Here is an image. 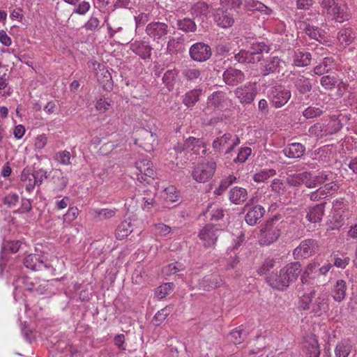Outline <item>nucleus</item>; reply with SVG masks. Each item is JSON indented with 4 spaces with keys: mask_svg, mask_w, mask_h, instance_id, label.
<instances>
[{
    "mask_svg": "<svg viewBox=\"0 0 357 357\" xmlns=\"http://www.w3.org/2000/svg\"><path fill=\"white\" fill-rule=\"evenodd\" d=\"M328 302L326 289L324 287L317 286L301 298L300 307L303 310H311L316 315L320 316L328 311Z\"/></svg>",
    "mask_w": 357,
    "mask_h": 357,
    "instance_id": "obj_1",
    "label": "nucleus"
},
{
    "mask_svg": "<svg viewBox=\"0 0 357 357\" xmlns=\"http://www.w3.org/2000/svg\"><path fill=\"white\" fill-rule=\"evenodd\" d=\"M301 264L292 262L287 264L280 271V275H271L266 278L267 282L273 288L283 290L294 282L301 273Z\"/></svg>",
    "mask_w": 357,
    "mask_h": 357,
    "instance_id": "obj_2",
    "label": "nucleus"
},
{
    "mask_svg": "<svg viewBox=\"0 0 357 357\" xmlns=\"http://www.w3.org/2000/svg\"><path fill=\"white\" fill-rule=\"evenodd\" d=\"M20 274V271L15 267L9 269L8 273L4 272V274L1 275V277L7 279L8 281H10L11 278H13V285L15 287L13 295L15 300H17L18 291L25 289L32 292L34 290V286L38 283V279H32L26 276H22Z\"/></svg>",
    "mask_w": 357,
    "mask_h": 357,
    "instance_id": "obj_3",
    "label": "nucleus"
},
{
    "mask_svg": "<svg viewBox=\"0 0 357 357\" xmlns=\"http://www.w3.org/2000/svg\"><path fill=\"white\" fill-rule=\"evenodd\" d=\"M24 245L25 244L20 240L8 241L3 243L0 257V275H3L4 272L8 273L9 269L15 268L9 254L16 253L20 249H23Z\"/></svg>",
    "mask_w": 357,
    "mask_h": 357,
    "instance_id": "obj_4",
    "label": "nucleus"
},
{
    "mask_svg": "<svg viewBox=\"0 0 357 357\" xmlns=\"http://www.w3.org/2000/svg\"><path fill=\"white\" fill-rule=\"evenodd\" d=\"M323 13L328 18L337 22L342 23L349 20L350 13L346 5L337 6L335 0H323L321 3Z\"/></svg>",
    "mask_w": 357,
    "mask_h": 357,
    "instance_id": "obj_5",
    "label": "nucleus"
},
{
    "mask_svg": "<svg viewBox=\"0 0 357 357\" xmlns=\"http://www.w3.org/2000/svg\"><path fill=\"white\" fill-rule=\"evenodd\" d=\"M248 50H241L235 55L236 60L239 63H255L261 60V54L268 51V47L263 42L253 40L250 42Z\"/></svg>",
    "mask_w": 357,
    "mask_h": 357,
    "instance_id": "obj_6",
    "label": "nucleus"
},
{
    "mask_svg": "<svg viewBox=\"0 0 357 357\" xmlns=\"http://www.w3.org/2000/svg\"><path fill=\"white\" fill-rule=\"evenodd\" d=\"M145 32L153 42L159 44L167 38L168 34L171 33V29L165 22L153 21L146 25Z\"/></svg>",
    "mask_w": 357,
    "mask_h": 357,
    "instance_id": "obj_7",
    "label": "nucleus"
},
{
    "mask_svg": "<svg viewBox=\"0 0 357 357\" xmlns=\"http://www.w3.org/2000/svg\"><path fill=\"white\" fill-rule=\"evenodd\" d=\"M216 170L213 160L199 163L192 171V178L198 183H205L213 177Z\"/></svg>",
    "mask_w": 357,
    "mask_h": 357,
    "instance_id": "obj_8",
    "label": "nucleus"
},
{
    "mask_svg": "<svg viewBox=\"0 0 357 357\" xmlns=\"http://www.w3.org/2000/svg\"><path fill=\"white\" fill-rule=\"evenodd\" d=\"M240 139L236 135L225 133L217 137L213 142L212 146L215 151H225V154L232 151L234 148L238 145Z\"/></svg>",
    "mask_w": 357,
    "mask_h": 357,
    "instance_id": "obj_9",
    "label": "nucleus"
},
{
    "mask_svg": "<svg viewBox=\"0 0 357 357\" xmlns=\"http://www.w3.org/2000/svg\"><path fill=\"white\" fill-rule=\"evenodd\" d=\"M291 96V91L282 86H275L269 91L268 98L271 104L275 108L284 106Z\"/></svg>",
    "mask_w": 357,
    "mask_h": 357,
    "instance_id": "obj_10",
    "label": "nucleus"
},
{
    "mask_svg": "<svg viewBox=\"0 0 357 357\" xmlns=\"http://www.w3.org/2000/svg\"><path fill=\"white\" fill-rule=\"evenodd\" d=\"M235 97L243 105H249L253 102L257 94L256 83L248 82L234 90Z\"/></svg>",
    "mask_w": 357,
    "mask_h": 357,
    "instance_id": "obj_11",
    "label": "nucleus"
},
{
    "mask_svg": "<svg viewBox=\"0 0 357 357\" xmlns=\"http://www.w3.org/2000/svg\"><path fill=\"white\" fill-rule=\"evenodd\" d=\"M136 169L138 170L137 179L142 183H149L153 178L155 171L153 169L152 162L148 159H143L135 162Z\"/></svg>",
    "mask_w": 357,
    "mask_h": 357,
    "instance_id": "obj_12",
    "label": "nucleus"
},
{
    "mask_svg": "<svg viewBox=\"0 0 357 357\" xmlns=\"http://www.w3.org/2000/svg\"><path fill=\"white\" fill-rule=\"evenodd\" d=\"M139 138L135 139V143L147 152L153 151L158 145L157 135L146 130L141 129L139 132Z\"/></svg>",
    "mask_w": 357,
    "mask_h": 357,
    "instance_id": "obj_13",
    "label": "nucleus"
},
{
    "mask_svg": "<svg viewBox=\"0 0 357 357\" xmlns=\"http://www.w3.org/2000/svg\"><path fill=\"white\" fill-rule=\"evenodd\" d=\"M220 230L213 225H206L199 232V238L205 248L213 246L219 235Z\"/></svg>",
    "mask_w": 357,
    "mask_h": 357,
    "instance_id": "obj_14",
    "label": "nucleus"
},
{
    "mask_svg": "<svg viewBox=\"0 0 357 357\" xmlns=\"http://www.w3.org/2000/svg\"><path fill=\"white\" fill-rule=\"evenodd\" d=\"M317 248V243L314 239H305L301 242L294 252L293 255L295 259H305L310 257Z\"/></svg>",
    "mask_w": 357,
    "mask_h": 357,
    "instance_id": "obj_15",
    "label": "nucleus"
},
{
    "mask_svg": "<svg viewBox=\"0 0 357 357\" xmlns=\"http://www.w3.org/2000/svg\"><path fill=\"white\" fill-rule=\"evenodd\" d=\"M190 57L196 61H205L211 56V47L204 43L193 44L189 50Z\"/></svg>",
    "mask_w": 357,
    "mask_h": 357,
    "instance_id": "obj_16",
    "label": "nucleus"
},
{
    "mask_svg": "<svg viewBox=\"0 0 357 357\" xmlns=\"http://www.w3.org/2000/svg\"><path fill=\"white\" fill-rule=\"evenodd\" d=\"M320 350L317 339L315 335H310L307 336L302 347V355L303 357H319Z\"/></svg>",
    "mask_w": 357,
    "mask_h": 357,
    "instance_id": "obj_17",
    "label": "nucleus"
},
{
    "mask_svg": "<svg viewBox=\"0 0 357 357\" xmlns=\"http://www.w3.org/2000/svg\"><path fill=\"white\" fill-rule=\"evenodd\" d=\"M183 151L192 152L195 155H205L206 153V144L201 139L190 137L185 141Z\"/></svg>",
    "mask_w": 357,
    "mask_h": 357,
    "instance_id": "obj_18",
    "label": "nucleus"
},
{
    "mask_svg": "<svg viewBox=\"0 0 357 357\" xmlns=\"http://www.w3.org/2000/svg\"><path fill=\"white\" fill-rule=\"evenodd\" d=\"M214 20L217 25L223 29L231 27L234 23L233 14L228 10L218 8L214 14Z\"/></svg>",
    "mask_w": 357,
    "mask_h": 357,
    "instance_id": "obj_19",
    "label": "nucleus"
},
{
    "mask_svg": "<svg viewBox=\"0 0 357 357\" xmlns=\"http://www.w3.org/2000/svg\"><path fill=\"white\" fill-rule=\"evenodd\" d=\"M261 234L259 243L261 245H268L275 242L280 236V231L277 227L266 225L261 229Z\"/></svg>",
    "mask_w": 357,
    "mask_h": 357,
    "instance_id": "obj_20",
    "label": "nucleus"
},
{
    "mask_svg": "<svg viewBox=\"0 0 357 357\" xmlns=\"http://www.w3.org/2000/svg\"><path fill=\"white\" fill-rule=\"evenodd\" d=\"M356 36V32L352 28L344 27L337 32V44L340 47L346 48L354 41Z\"/></svg>",
    "mask_w": 357,
    "mask_h": 357,
    "instance_id": "obj_21",
    "label": "nucleus"
},
{
    "mask_svg": "<svg viewBox=\"0 0 357 357\" xmlns=\"http://www.w3.org/2000/svg\"><path fill=\"white\" fill-rule=\"evenodd\" d=\"M130 50L142 59L149 58L152 47L148 41L136 40L131 43Z\"/></svg>",
    "mask_w": 357,
    "mask_h": 357,
    "instance_id": "obj_22",
    "label": "nucleus"
},
{
    "mask_svg": "<svg viewBox=\"0 0 357 357\" xmlns=\"http://www.w3.org/2000/svg\"><path fill=\"white\" fill-rule=\"evenodd\" d=\"M265 213V209L260 205L250 208L245 216V222L251 226L257 225Z\"/></svg>",
    "mask_w": 357,
    "mask_h": 357,
    "instance_id": "obj_23",
    "label": "nucleus"
},
{
    "mask_svg": "<svg viewBox=\"0 0 357 357\" xmlns=\"http://www.w3.org/2000/svg\"><path fill=\"white\" fill-rule=\"evenodd\" d=\"M223 79L227 84L236 85L244 80L245 75L240 70L229 68L224 72Z\"/></svg>",
    "mask_w": 357,
    "mask_h": 357,
    "instance_id": "obj_24",
    "label": "nucleus"
},
{
    "mask_svg": "<svg viewBox=\"0 0 357 357\" xmlns=\"http://www.w3.org/2000/svg\"><path fill=\"white\" fill-rule=\"evenodd\" d=\"M191 15L201 21L206 20L211 13L208 4L204 1H198L192 6Z\"/></svg>",
    "mask_w": 357,
    "mask_h": 357,
    "instance_id": "obj_25",
    "label": "nucleus"
},
{
    "mask_svg": "<svg viewBox=\"0 0 357 357\" xmlns=\"http://www.w3.org/2000/svg\"><path fill=\"white\" fill-rule=\"evenodd\" d=\"M347 285L344 280H337L333 285L331 291V296L336 302H342L346 297Z\"/></svg>",
    "mask_w": 357,
    "mask_h": 357,
    "instance_id": "obj_26",
    "label": "nucleus"
},
{
    "mask_svg": "<svg viewBox=\"0 0 357 357\" xmlns=\"http://www.w3.org/2000/svg\"><path fill=\"white\" fill-rule=\"evenodd\" d=\"M24 264L32 271H40L48 267L40 256L34 254L27 255L24 259Z\"/></svg>",
    "mask_w": 357,
    "mask_h": 357,
    "instance_id": "obj_27",
    "label": "nucleus"
},
{
    "mask_svg": "<svg viewBox=\"0 0 357 357\" xmlns=\"http://www.w3.org/2000/svg\"><path fill=\"white\" fill-rule=\"evenodd\" d=\"M320 266V263L318 260H313L307 264L302 276V282L310 283L311 280H315L318 278V267Z\"/></svg>",
    "mask_w": 357,
    "mask_h": 357,
    "instance_id": "obj_28",
    "label": "nucleus"
},
{
    "mask_svg": "<svg viewBox=\"0 0 357 357\" xmlns=\"http://www.w3.org/2000/svg\"><path fill=\"white\" fill-rule=\"evenodd\" d=\"M284 62L278 56H273L267 59L263 69L264 75L279 72L281 65Z\"/></svg>",
    "mask_w": 357,
    "mask_h": 357,
    "instance_id": "obj_29",
    "label": "nucleus"
},
{
    "mask_svg": "<svg viewBox=\"0 0 357 357\" xmlns=\"http://www.w3.org/2000/svg\"><path fill=\"white\" fill-rule=\"evenodd\" d=\"M248 198L247 190L243 188L234 187L230 190L229 200L235 204H241Z\"/></svg>",
    "mask_w": 357,
    "mask_h": 357,
    "instance_id": "obj_30",
    "label": "nucleus"
},
{
    "mask_svg": "<svg viewBox=\"0 0 357 357\" xmlns=\"http://www.w3.org/2000/svg\"><path fill=\"white\" fill-rule=\"evenodd\" d=\"M305 150V147L301 144L292 143L286 147L283 152L289 158H298L303 155Z\"/></svg>",
    "mask_w": 357,
    "mask_h": 357,
    "instance_id": "obj_31",
    "label": "nucleus"
},
{
    "mask_svg": "<svg viewBox=\"0 0 357 357\" xmlns=\"http://www.w3.org/2000/svg\"><path fill=\"white\" fill-rule=\"evenodd\" d=\"M202 93V89H194L188 91L183 96V103L188 107L194 106L199 101Z\"/></svg>",
    "mask_w": 357,
    "mask_h": 357,
    "instance_id": "obj_32",
    "label": "nucleus"
},
{
    "mask_svg": "<svg viewBox=\"0 0 357 357\" xmlns=\"http://www.w3.org/2000/svg\"><path fill=\"white\" fill-rule=\"evenodd\" d=\"M324 214V204H317L310 208L307 214V219L312 223H316L321 220Z\"/></svg>",
    "mask_w": 357,
    "mask_h": 357,
    "instance_id": "obj_33",
    "label": "nucleus"
},
{
    "mask_svg": "<svg viewBox=\"0 0 357 357\" xmlns=\"http://www.w3.org/2000/svg\"><path fill=\"white\" fill-rule=\"evenodd\" d=\"M311 54L307 52L295 51L294 64L298 67L307 66L310 63Z\"/></svg>",
    "mask_w": 357,
    "mask_h": 357,
    "instance_id": "obj_34",
    "label": "nucleus"
},
{
    "mask_svg": "<svg viewBox=\"0 0 357 357\" xmlns=\"http://www.w3.org/2000/svg\"><path fill=\"white\" fill-rule=\"evenodd\" d=\"M352 345L347 340H343L339 342L335 348V354L336 357H348L351 351Z\"/></svg>",
    "mask_w": 357,
    "mask_h": 357,
    "instance_id": "obj_35",
    "label": "nucleus"
},
{
    "mask_svg": "<svg viewBox=\"0 0 357 357\" xmlns=\"http://www.w3.org/2000/svg\"><path fill=\"white\" fill-rule=\"evenodd\" d=\"M225 100V93L222 91H215L208 97L207 105L208 107L219 108L222 106Z\"/></svg>",
    "mask_w": 357,
    "mask_h": 357,
    "instance_id": "obj_36",
    "label": "nucleus"
},
{
    "mask_svg": "<svg viewBox=\"0 0 357 357\" xmlns=\"http://www.w3.org/2000/svg\"><path fill=\"white\" fill-rule=\"evenodd\" d=\"M112 107V101L107 98L100 97L98 98L95 103L96 110L99 114L107 112Z\"/></svg>",
    "mask_w": 357,
    "mask_h": 357,
    "instance_id": "obj_37",
    "label": "nucleus"
},
{
    "mask_svg": "<svg viewBox=\"0 0 357 357\" xmlns=\"http://www.w3.org/2000/svg\"><path fill=\"white\" fill-rule=\"evenodd\" d=\"M132 231L131 223L128 221L122 222L116 230V237L122 240L127 237Z\"/></svg>",
    "mask_w": 357,
    "mask_h": 357,
    "instance_id": "obj_38",
    "label": "nucleus"
},
{
    "mask_svg": "<svg viewBox=\"0 0 357 357\" xmlns=\"http://www.w3.org/2000/svg\"><path fill=\"white\" fill-rule=\"evenodd\" d=\"M324 123L326 126L328 135L337 132L342 128L341 120L335 116H332Z\"/></svg>",
    "mask_w": 357,
    "mask_h": 357,
    "instance_id": "obj_39",
    "label": "nucleus"
},
{
    "mask_svg": "<svg viewBox=\"0 0 357 357\" xmlns=\"http://www.w3.org/2000/svg\"><path fill=\"white\" fill-rule=\"evenodd\" d=\"M222 284V279L218 275H212L211 276L205 277L202 282V287L206 290H209L210 288H215L220 286Z\"/></svg>",
    "mask_w": 357,
    "mask_h": 357,
    "instance_id": "obj_40",
    "label": "nucleus"
},
{
    "mask_svg": "<svg viewBox=\"0 0 357 357\" xmlns=\"http://www.w3.org/2000/svg\"><path fill=\"white\" fill-rule=\"evenodd\" d=\"M21 179L23 183V186L25 187L26 190L29 192H31L35 186L38 185L32 173L23 172Z\"/></svg>",
    "mask_w": 357,
    "mask_h": 357,
    "instance_id": "obj_41",
    "label": "nucleus"
},
{
    "mask_svg": "<svg viewBox=\"0 0 357 357\" xmlns=\"http://www.w3.org/2000/svg\"><path fill=\"white\" fill-rule=\"evenodd\" d=\"M305 33L308 35L312 39L322 41L324 40V31L321 29L313 26H307L305 28Z\"/></svg>",
    "mask_w": 357,
    "mask_h": 357,
    "instance_id": "obj_42",
    "label": "nucleus"
},
{
    "mask_svg": "<svg viewBox=\"0 0 357 357\" xmlns=\"http://www.w3.org/2000/svg\"><path fill=\"white\" fill-rule=\"evenodd\" d=\"M177 26L179 29L184 32H194L197 29L195 22L190 18H183L177 21Z\"/></svg>",
    "mask_w": 357,
    "mask_h": 357,
    "instance_id": "obj_43",
    "label": "nucleus"
},
{
    "mask_svg": "<svg viewBox=\"0 0 357 357\" xmlns=\"http://www.w3.org/2000/svg\"><path fill=\"white\" fill-rule=\"evenodd\" d=\"M313 178L314 183H316V187L319 185L323 184L328 181H332L335 178L334 174L330 171H324L319 172L314 175L313 174Z\"/></svg>",
    "mask_w": 357,
    "mask_h": 357,
    "instance_id": "obj_44",
    "label": "nucleus"
},
{
    "mask_svg": "<svg viewBox=\"0 0 357 357\" xmlns=\"http://www.w3.org/2000/svg\"><path fill=\"white\" fill-rule=\"evenodd\" d=\"M162 197L167 202H175L178 200L179 193L174 186L170 185L164 190Z\"/></svg>",
    "mask_w": 357,
    "mask_h": 357,
    "instance_id": "obj_45",
    "label": "nucleus"
},
{
    "mask_svg": "<svg viewBox=\"0 0 357 357\" xmlns=\"http://www.w3.org/2000/svg\"><path fill=\"white\" fill-rule=\"evenodd\" d=\"M178 73L176 70H168L163 75L162 81L169 90L174 87V81L177 77Z\"/></svg>",
    "mask_w": 357,
    "mask_h": 357,
    "instance_id": "obj_46",
    "label": "nucleus"
},
{
    "mask_svg": "<svg viewBox=\"0 0 357 357\" xmlns=\"http://www.w3.org/2000/svg\"><path fill=\"white\" fill-rule=\"evenodd\" d=\"M275 174L276 172L273 169H263L253 176V180L257 183L264 182Z\"/></svg>",
    "mask_w": 357,
    "mask_h": 357,
    "instance_id": "obj_47",
    "label": "nucleus"
},
{
    "mask_svg": "<svg viewBox=\"0 0 357 357\" xmlns=\"http://www.w3.org/2000/svg\"><path fill=\"white\" fill-rule=\"evenodd\" d=\"M151 231L155 236H166L171 232L172 228L163 223H155L153 225Z\"/></svg>",
    "mask_w": 357,
    "mask_h": 357,
    "instance_id": "obj_48",
    "label": "nucleus"
},
{
    "mask_svg": "<svg viewBox=\"0 0 357 357\" xmlns=\"http://www.w3.org/2000/svg\"><path fill=\"white\" fill-rule=\"evenodd\" d=\"M173 287L174 284L172 282H167L160 285L155 291V296L158 299L164 298L167 295L172 292Z\"/></svg>",
    "mask_w": 357,
    "mask_h": 357,
    "instance_id": "obj_49",
    "label": "nucleus"
},
{
    "mask_svg": "<svg viewBox=\"0 0 357 357\" xmlns=\"http://www.w3.org/2000/svg\"><path fill=\"white\" fill-rule=\"evenodd\" d=\"M54 160L63 165H68L70 162L71 154L68 151H61L55 153Z\"/></svg>",
    "mask_w": 357,
    "mask_h": 357,
    "instance_id": "obj_50",
    "label": "nucleus"
},
{
    "mask_svg": "<svg viewBox=\"0 0 357 357\" xmlns=\"http://www.w3.org/2000/svg\"><path fill=\"white\" fill-rule=\"evenodd\" d=\"M323 112V107L310 106L303 112V115L306 119H312L319 116Z\"/></svg>",
    "mask_w": 357,
    "mask_h": 357,
    "instance_id": "obj_51",
    "label": "nucleus"
},
{
    "mask_svg": "<svg viewBox=\"0 0 357 357\" xmlns=\"http://www.w3.org/2000/svg\"><path fill=\"white\" fill-rule=\"evenodd\" d=\"M95 214L100 218V220H106L114 217L116 213V208H101L95 209Z\"/></svg>",
    "mask_w": 357,
    "mask_h": 357,
    "instance_id": "obj_52",
    "label": "nucleus"
},
{
    "mask_svg": "<svg viewBox=\"0 0 357 357\" xmlns=\"http://www.w3.org/2000/svg\"><path fill=\"white\" fill-rule=\"evenodd\" d=\"M48 138L45 134L37 135L33 142V148L35 151H40L43 149L47 144Z\"/></svg>",
    "mask_w": 357,
    "mask_h": 357,
    "instance_id": "obj_53",
    "label": "nucleus"
},
{
    "mask_svg": "<svg viewBox=\"0 0 357 357\" xmlns=\"http://www.w3.org/2000/svg\"><path fill=\"white\" fill-rule=\"evenodd\" d=\"M296 86L302 93H307L311 90V84L310 81L308 79L303 77H301L296 80Z\"/></svg>",
    "mask_w": 357,
    "mask_h": 357,
    "instance_id": "obj_54",
    "label": "nucleus"
},
{
    "mask_svg": "<svg viewBox=\"0 0 357 357\" xmlns=\"http://www.w3.org/2000/svg\"><path fill=\"white\" fill-rule=\"evenodd\" d=\"M172 312L171 307H166L158 311L154 316L153 321L156 325H160Z\"/></svg>",
    "mask_w": 357,
    "mask_h": 357,
    "instance_id": "obj_55",
    "label": "nucleus"
},
{
    "mask_svg": "<svg viewBox=\"0 0 357 357\" xmlns=\"http://www.w3.org/2000/svg\"><path fill=\"white\" fill-rule=\"evenodd\" d=\"M337 82V78L333 75H326L322 77L321 84L326 89H332Z\"/></svg>",
    "mask_w": 357,
    "mask_h": 357,
    "instance_id": "obj_56",
    "label": "nucleus"
},
{
    "mask_svg": "<svg viewBox=\"0 0 357 357\" xmlns=\"http://www.w3.org/2000/svg\"><path fill=\"white\" fill-rule=\"evenodd\" d=\"M243 330L240 328L233 330L229 335V340L234 344H241L244 340Z\"/></svg>",
    "mask_w": 357,
    "mask_h": 357,
    "instance_id": "obj_57",
    "label": "nucleus"
},
{
    "mask_svg": "<svg viewBox=\"0 0 357 357\" xmlns=\"http://www.w3.org/2000/svg\"><path fill=\"white\" fill-rule=\"evenodd\" d=\"M183 270V266L181 263L175 262L168 264L163 268V273L169 275L176 273L178 271Z\"/></svg>",
    "mask_w": 357,
    "mask_h": 357,
    "instance_id": "obj_58",
    "label": "nucleus"
},
{
    "mask_svg": "<svg viewBox=\"0 0 357 357\" xmlns=\"http://www.w3.org/2000/svg\"><path fill=\"white\" fill-rule=\"evenodd\" d=\"M303 172L289 175L287 178V182L289 185L298 186L303 184Z\"/></svg>",
    "mask_w": 357,
    "mask_h": 357,
    "instance_id": "obj_59",
    "label": "nucleus"
},
{
    "mask_svg": "<svg viewBox=\"0 0 357 357\" xmlns=\"http://www.w3.org/2000/svg\"><path fill=\"white\" fill-rule=\"evenodd\" d=\"M333 181H328V183L321 187L324 190V193L326 194V197L333 195L340 188L339 185Z\"/></svg>",
    "mask_w": 357,
    "mask_h": 357,
    "instance_id": "obj_60",
    "label": "nucleus"
},
{
    "mask_svg": "<svg viewBox=\"0 0 357 357\" xmlns=\"http://www.w3.org/2000/svg\"><path fill=\"white\" fill-rule=\"evenodd\" d=\"M246 7L248 8V10L266 12V13L267 14L271 13L272 12V10L270 8H267L263 3L257 1H254L252 3H248V5H246Z\"/></svg>",
    "mask_w": 357,
    "mask_h": 357,
    "instance_id": "obj_61",
    "label": "nucleus"
},
{
    "mask_svg": "<svg viewBox=\"0 0 357 357\" xmlns=\"http://www.w3.org/2000/svg\"><path fill=\"white\" fill-rule=\"evenodd\" d=\"M251 153L252 149L250 147H243L239 150L236 158L234 159V162H244Z\"/></svg>",
    "mask_w": 357,
    "mask_h": 357,
    "instance_id": "obj_62",
    "label": "nucleus"
},
{
    "mask_svg": "<svg viewBox=\"0 0 357 357\" xmlns=\"http://www.w3.org/2000/svg\"><path fill=\"white\" fill-rule=\"evenodd\" d=\"M100 25V20L93 15L90 17L89 20L85 23L84 27L87 31H95Z\"/></svg>",
    "mask_w": 357,
    "mask_h": 357,
    "instance_id": "obj_63",
    "label": "nucleus"
},
{
    "mask_svg": "<svg viewBox=\"0 0 357 357\" xmlns=\"http://www.w3.org/2000/svg\"><path fill=\"white\" fill-rule=\"evenodd\" d=\"M208 212L210 213L211 219L214 220H218L224 216V211L222 208L218 206H211L210 208L208 209Z\"/></svg>",
    "mask_w": 357,
    "mask_h": 357,
    "instance_id": "obj_64",
    "label": "nucleus"
}]
</instances>
